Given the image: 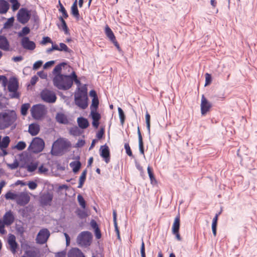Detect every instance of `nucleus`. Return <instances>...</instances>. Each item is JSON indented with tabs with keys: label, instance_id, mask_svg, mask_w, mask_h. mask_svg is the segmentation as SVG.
<instances>
[{
	"label": "nucleus",
	"instance_id": "15",
	"mask_svg": "<svg viewBox=\"0 0 257 257\" xmlns=\"http://www.w3.org/2000/svg\"><path fill=\"white\" fill-rule=\"evenodd\" d=\"M200 105L201 112L203 115L209 111L212 106L211 104L207 100L203 94L201 96Z\"/></svg>",
	"mask_w": 257,
	"mask_h": 257
},
{
	"label": "nucleus",
	"instance_id": "49",
	"mask_svg": "<svg viewBox=\"0 0 257 257\" xmlns=\"http://www.w3.org/2000/svg\"><path fill=\"white\" fill-rule=\"evenodd\" d=\"M59 45V51H63L65 52H70L71 51L70 49L68 48L67 46L63 43H60Z\"/></svg>",
	"mask_w": 257,
	"mask_h": 257
},
{
	"label": "nucleus",
	"instance_id": "43",
	"mask_svg": "<svg viewBox=\"0 0 257 257\" xmlns=\"http://www.w3.org/2000/svg\"><path fill=\"white\" fill-rule=\"evenodd\" d=\"M97 110H91V115L92 120H99L101 118L100 114L96 111Z\"/></svg>",
	"mask_w": 257,
	"mask_h": 257
},
{
	"label": "nucleus",
	"instance_id": "34",
	"mask_svg": "<svg viewBox=\"0 0 257 257\" xmlns=\"http://www.w3.org/2000/svg\"><path fill=\"white\" fill-rule=\"evenodd\" d=\"M69 133L73 136H79L81 134L82 132L78 127L75 126L70 129Z\"/></svg>",
	"mask_w": 257,
	"mask_h": 257
},
{
	"label": "nucleus",
	"instance_id": "37",
	"mask_svg": "<svg viewBox=\"0 0 257 257\" xmlns=\"http://www.w3.org/2000/svg\"><path fill=\"white\" fill-rule=\"evenodd\" d=\"M59 6L60 7V9H59V12H61L62 14V17L63 18L66 19L68 17V14L65 9V8L64 7L63 5L61 4L60 1H59L58 2Z\"/></svg>",
	"mask_w": 257,
	"mask_h": 257
},
{
	"label": "nucleus",
	"instance_id": "46",
	"mask_svg": "<svg viewBox=\"0 0 257 257\" xmlns=\"http://www.w3.org/2000/svg\"><path fill=\"white\" fill-rule=\"evenodd\" d=\"M10 3L12 5V9L13 11H16L19 9L20 7V4L18 0H14L11 2Z\"/></svg>",
	"mask_w": 257,
	"mask_h": 257
},
{
	"label": "nucleus",
	"instance_id": "1",
	"mask_svg": "<svg viewBox=\"0 0 257 257\" xmlns=\"http://www.w3.org/2000/svg\"><path fill=\"white\" fill-rule=\"evenodd\" d=\"M53 82L59 90H67L72 86V80L67 75H56L53 79Z\"/></svg>",
	"mask_w": 257,
	"mask_h": 257
},
{
	"label": "nucleus",
	"instance_id": "44",
	"mask_svg": "<svg viewBox=\"0 0 257 257\" xmlns=\"http://www.w3.org/2000/svg\"><path fill=\"white\" fill-rule=\"evenodd\" d=\"M17 194L16 193H13L11 191H9L5 195V198L6 199L15 200L16 201Z\"/></svg>",
	"mask_w": 257,
	"mask_h": 257
},
{
	"label": "nucleus",
	"instance_id": "8",
	"mask_svg": "<svg viewBox=\"0 0 257 257\" xmlns=\"http://www.w3.org/2000/svg\"><path fill=\"white\" fill-rule=\"evenodd\" d=\"M69 143L63 140H57L53 144L51 153L52 155H57L61 150L69 147Z\"/></svg>",
	"mask_w": 257,
	"mask_h": 257
},
{
	"label": "nucleus",
	"instance_id": "2",
	"mask_svg": "<svg viewBox=\"0 0 257 257\" xmlns=\"http://www.w3.org/2000/svg\"><path fill=\"white\" fill-rule=\"evenodd\" d=\"M74 95V100L76 105L81 109H84L88 106V97L86 88L80 89Z\"/></svg>",
	"mask_w": 257,
	"mask_h": 257
},
{
	"label": "nucleus",
	"instance_id": "58",
	"mask_svg": "<svg viewBox=\"0 0 257 257\" xmlns=\"http://www.w3.org/2000/svg\"><path fill=\"white\" fill-rule=\"evenodd\" d=\"M2 81V85L4 87H6L8 83V79L5 75H0V82Z\"/></svg>",
	"mask_w": 257,
	"mask_h": 257
},
{
	"label": "nucleus",
	"instance_id": "5",
	"mask_svg": "<svg viewBox=\"0 0 257 257\" xmlns=\"http://www.w3.org/2000/svg\"><path fill=\"white\" fill-rule=\"evenodd\" d=\"M3 114L5 129L14 124L17 120V115L15 110L8 109L3 112Z\"/></svg>",
	"mask_w": 257,
	"mask_h": 257
},
{
	"label": "nucleus",
	"instance_id": "39",
	"mask_svg": "<svg viewBox=\"0 0 257 257\" xmlns=\"http://www.w3.org/2000/svg\"><path fill=\"white\" fill-rule=\"evenodd\" d=\"M30 107L29 103H26L22 104L21 108V113L23 115H26L28 113V110Z\"/></svg>",
	"mask_w": 257,
	"mask_h": 257
},
{
	"label": "nucleus",
	"instance_id": "9",
	"mask_svg": "<svg viewBox=\"0 0 257 257\" xmlns=\"http://www.w3.org/2000/svg\"><path fill=\"white\" fill-rule=\"evenodd\" d=\"M41 97L44 102L49 103H54L57 99L55 92L48 89H44L41 91Z\"/></svg>",
	"mask_w": 257,
	"mask_h": 257
},
{
	"label": "nucleus",
	"instance_id": "42",
	"mask_svg": "<svg viewBox=\"0 0 257 257\" xmlns=\"http://www.w3.org/2000/svg\"><path fill=\"white\" fill-rule=\"evenodd\" d=\"M118 112L120 123L122 125H123L125 118V114L123 110L120 107L118 108Z\"/></svg>",
	"mask_w": 257,
	"mask_h": 257
},
{
	"label": "nucleus",
	"instance_id": "27",
	"mask_svg": "<svg viewBox=\"0 0 257 257\" xmlns=\"http://www.w3.org/2000/svg\"><path fill=\"white\" fill-rule=\"evenodd\" d=\"M38 166V163L37 162H31L27 165L22 166L21 167L26 168L29 172H33L37 169Z\"/></svg>",
	"mask_w": 257,
	"mask_h": 257
},
{
	"label": "nucleus",
	"instance_id": "63",
	"mask_svg": "<svg viewBox=\"0 0 257 257\" xmlns=\"http://www.w3.org/2000/svg\"><path fill=\"white\" fill-rule=\"evenodd\" d=\"M90 226L94 229H96L99 227L97 222L93 219H92L90 222Z\"/></svg>",
	"mask_w": 257,
	"mask_h": 257
},
{
	"label": "nucleus",
	"instance_id": "28",
	"mask_svg": "<svg viewBox=\"0 0 257 257\" xmlns=\"http://www.w3.org/2000/svg\"><path fill=\"white\" fill-rule=\"evenodd\" d=\"M59 20L61 22V25H58L59 28H61L63 31H64L65 34H69V29L67 26L66 23L64 20V18L60 16L59 18Z\"/></svg>",
	"mask_w": 257,
	"mask_h": 257
},
{
	"label": "nucleus",
	"instance_id": "50",
	"mask_svg": "<svg viewBox=\"0 0 257 257\" xmlns=\"http://www.w3.org/2000/svg\"><path fill=\"white\" fill-rule=\"evenodd\" d=\"M14 21V18L13 17H11L9 18L8 21L4 24V28H8L12 27L13 25Z\"/></svg>",
	"mask_w": 257,
	"mask_h": 257
},
{
	"label": "nucleus",
	"instance_id": "36",
	"mask_svg": "<svg viewBox=\"0 0 257 257\" xmlns=\"http://www.w3.org/2000/svg\"><path fill=\"white\" fill-rule=\"evenodd\" d=\"M30 32V28L27 27H24L23 28L21 31L18 32V35L19 37H26V36L29 34Z\"/></svg>",
	"mask_w": 257,
	"mask_h": 257
},
{
	"label": "nucleus",
	"instance_id": "12",
	"mask_svg": "<svg viewBox=\"0 0 257 257\" xmlns=\"http://www.w3.org/2000/svg\"><path fill=\"white\" fill-rule=\"evenodd\" d=\"M21 44L24 49L29 51H33L36 47L35 43L31 41L28 37H23Z\"/></svg>",
	"mask_w": 257,
	"mask_h": 257
},
{
	"label": "nucleus",
	"instance_id": "18",
	"mask_svg": "<svg viewBox=\"0 0 257 257\" xmlns=\"http://www.w3.org/2000/svg\"><path fill=\"white\" fill-rule=\"evenodd\" d=\"M0 49L8 51L10 50V43L7 38L3 35H0Z\"/></svg>",
	"mask_w": 257,
	"mask_h": 257
},
{
	"label": "nucleus",
	"instance_id": "30",
	"mask_svg": "<svg viewBox=\"0 0 257 257\" xmlns=\"http://www.w3.org/2000/svg\"><path fill=\"white\" fill-rule=\"evenodd\" d=\"M105 34L106 36L109 39L110 41H112L115 40V37L112 31L107 25H106L105 28Z\"/></svg>",
	"mask_w": 257,
	"mask_h": 257
},
{
	"label": "nucleus",
	"instance_id": "51",
	"mask_svg": "<svg viewBox=\"0 0 257 257\" xmlns=\"http://www.w3.org/2000/svg\"><path fill=\"white\" fill-rule=\"evenodd\" d=\"M19 162L16 159L14 162L12 164H8V166L9 168H10L12 170H14L17 169L19 166Z\"/></svg>",
	"mask_w": 257,
	"mask_h": 257
},
{
	"label": "nucleus",
	"instance_id": "26",
	"mask_svg": "<svg viewBox=\"0 0 257 257\" xmlns=\"http://www.w3.org/2000/svg\"><path fill=\"white\" fill-rule=\"evenodd\" d=\"M39 253V250L35 248H32L25 251V255L28 257H38Z\"/></svg>",
	"mask_w": 257,
	"mask_h": 257
},
{
	"label": "nucleus",
	"instance_id": "60",
	"mask_svg": "<svg viewBox=\"0 0 257 257\" xmlns=\"http://www.w3.org/2000/svg\"><path fill=\"white\" fill-rule=\"evenodd\" d=\"M55 63V61L53 60H51L48 62H47L43 66L44 69H47L50 67H51Z\"/></svg>",
	"mask_w": 257,
	"mask_h": 257
},
{
	"label": "nucleus",
	"instance_id": "14",
	"mask_svg": "<svg viewBox=\"0 0 257 257\" xmlns=\"http://www.w3.org/2000/svg\"><path fill=\"white\" fill-rule=\"evenodd\" d=\"M30 199L29 195L25 192H21L17 194L16 202L20 206H25L27 204Z\"/></svg>",
	"mask_w": 257,
	"mask_h": 257
},
{
	"label": "nucleus",
	"instance_id": "25",
	"mask_svg": "<svg viewBox=\"0 0 257 257\" xmlns=\"http://www.w3.org/2000/svg\"><path fill=\"white\" fill-rule=\"evenodd\" d=\"M77 123L79 127L82 129H85L89 125L88 120L83 117H79L77 118Z\"/></svg>",
	"mask_w": 257,
	"mask_h": 257
},
{
	"label": "nucleus",
	"instance_id": "22",
	"mask_svg": "<svg viewBox=\"0 0 257 257\" xmlns=\"http://www.w3.org/2000/svg\"><path fill=\"white\" fill-rule=\"evenodd\" d=\"M29 133L32 136H36L40 131V126L37 123L31 124L29 126Z\"/></svg>",
	"mask_w": 257,
	"mask_h": 257
},
{
	"label": "nucleus",
	"instance_id": "17",
	"mask_svg": "<svg viewBox=\"0 0 257 257\" xmlns=\"http://www.w3.org/2000/svg\"><path fill=\"white\" fill-rule=\"evenodd\" d=\"M15 220V216L11 210L7 211L3 216V221L7 226L11 225Z\"/></svg>",
	"mask_w": 257,
	"mask_h": 257
},
{
	"label": "nucleus",
	"instance_id": "45",
	"mask_svg": "<svg viewBox=\"0 0 257 257\" xmlns=\"http://www.w3.org/2000/svg\"><path fill=\"white\" fill-rule=\"evenodd\" d=\"M10 3L12 5V9L13 11H16L19 9L20 7V4L18 0H14L11 2Z\"/></svg>",
	"mask_w": 257,
	"mask_h": 257
},
{
	"label": "nucleus",
	"instance_id": "6",
	"mask_svg": "<svg viewBox=\"0 0 257 257\" xmlns=\"http://www.w3.org/2000/svg\"><path fill=\"white\" fill-rule=\"evenodd\" d=\"M19 83L16 78L13 77L10 79L8 86V90L11 92L9 94L11 98H19L20 93L18 92Z\"/></svg>",
	"mask_w": 257,
	"mask_h": 257
},
{
	"label": "nucleus",
	"instance_id": "33",
	"mask_svg": "<svg viewBox=\"0 0 257 257\" xmlns=\"http://www.w3.org/2000/svg\"><path fill=\"white\" fill-rule=\"evenodd\" d=\"M66 65V63L65 62H62L57 65H56L53 69V73L56 75H60L62 74L61 73L62 67Z\"/></svg>",
	"mask_w": 257,
	"mask_h": 257
},
{
	"label": "nucleus",
	"instance_id": "35",
	"mask_svg": "<svg viewBox=\"0 0 257 257\" xmlns=\"http://www.w3.org/2000/svg\"><path fill=\"white\" fill-rule=\"evenodd\" d=\"M71 13L76 20H79L80 19V16L77 7H71Z\"/></svg>",
	"mask_w": 257,
	"mask_h": 257
},
{
	"label": "nucleus",
	"instance_id": "23",
	"mask_svg": "<svg viewBox=\"0 0 257 257\" xmlns=\"http://www.w3.org/2000/svg\"><path fill=\"white\" fill-rule=\"evenodd\" d=\"M180 225V214L178 213L174 219V222L172 226V233H177L179 231Z\"/></svg>",
	"mask_w": 257,
	"mask_h": 257
},
{
	"label": "nucleus",
	"instance_id": "55",
	"mask_svg": "<svg viewBox=\"0 0 257 257\" xmlns=\"http://www.w3.org/2000/svg\"><path fill=\"white\" fill-rule=\"evenodd\" d=\"M147 171L151 181H152L153 180H155V177L153 173V171L150 166L148 167Z\"/></svg>",
	"mask_w": 257,
	"mask_h": 257
},
{
	"label": "nucleus",
	"instance_id": "19",
	"mask_svg": "<svg viewBox=\"0 0 257 257\" xmlns=\"http://www.w3.org/2000/svg\"><path fill=\"white\" fill-rule=\"evenodd\" d=\"M68 257H85L83 253L78 248H73L68 252Z\"/></svg>",
	"mask_w": 257,
	"mask_h": 257
},
{
	"label": "nucleus",
	"instance_id": "56",
	"mask_svg": "<svg viewBox=\"0 0 257 257\" xmlns=\"http://www.w3.org/2000/svg\"><path fill=\"white\" fill-rule=\"evenodd\" d=\"M50 43L53 44V42L51 39L48 37H44L43 38L42 41L41 42V44L42 45H45L46 44Z\"/></svg>",
	"mask_w": 257,
	"mask_h": 257
},
{
	"label": "nucleus",
	"instance_id": "4",
	"mask_svg": "<svg viewBox=\"0 0 257 257\" xmlns=\"http://www.w3.org/2000/svg\"><path fill=\"white\" fill-rule=\"evenodd\" d=\"M32 116L36 120H41L47 113L46 106L41 104L34 105L31 109Z\"/></svg>",
	"mask_w": 257,
	"mask_h": 257
},
{
	"label": "nucleus",
	"instance_id": "21",
	"mask_svg": "<svg viewBox=\"0 0 257 257\" xmlns=\"http://www.w3.org/2000/svg\"><path fill=\"white\" fill-rule=\"evenodd\" d=\"M56 121L61 124H66L68 123L67 116L63 113L58 112L56 115Z\"/></svg>",
	"mask_w": 257,
	"mask_h": 257
},
{
	"label": "nucleus",
	"instance_id": "61",
	"mask_svg": "<svg viewBox=\"0 0 257 257\" xmlns=\"http://www.w3.org/2000/svg\"><path fill=\"white\" fill-rule=\"evenodd\" d=\"M95 237L97 239H100L101 237V233L99 228L94 230Z\"/></svg>",
	"mask_w": 257,
	"mask_h": 257
},
{
	"label": "nucleus",
	"instance_id": "16",
	"mask_svg": "<svg viewBox=\"0 0 257 257\" xmlns=\"http://www.w3.org/2000/svg\"><path fill=\"white\" fill-rule=\"evenodd\" d=\"M100 155L103 158L106 163L110 161V152L108 147L105 144L101 146L100 148Z\"/></svg>",
	"mask_w": 257,
	"mask_h": 257
},
{
	"label": "nucleus",
	"instance_id": "7",
	"mask_svg": "<svg viewBox=\"0 0 257 257\" xmlns=\"http://www.w3.org/2000/svg\"><path fill=\"white\" fill-rule=\"evenodd\" d=\"M45 143L43 139L36 137L32 141L28 147V150L34 153H39L43 151Z\"/></svg>",
	"mask_w": 257,
	"mask_h": 257
},
{
	"label": "nucleus",
	"instance_id": "20",
	"mask_svg": "<svg viewBox=\"0 0 257 257\" xmlns=\"http://www.w3.org/2000/svg\"><path fill=\"white\" fill-rule=\"evenodd\" d=\"M8 243L10 246L11 251L13 253H15L18 247V243L16 241L15 236L14 235H12L9 238Z\"/></svg>",
	"mask_w": 257,
	"mask_h": 257
},
{
	"label": "nucleus",
	"instance_id": "29",
	"mask_svg": "<svg viewBox=\"0 0 257 257\" xmlns=\"http://www.w3.org/2000/svg\"><path fill=\"white\" fill-rule=\"evenodd\" d=\"M70 166L72 168L73 172L76 173L80 170L81 164L79 161H73L70 163Z\"/></svg>",
	"mask_w": 257,
	"mask_h": 257
},
{
	"label": "nucleus",
	"instance_id": "32",
	"mask_svg": "<svg viewBox=\"0 0 257 257\" xmlns=\"http://www.w3.org/2000/svg\"><path fill=\"white\" fill-rule=\"evenodd\" d=\"M218 217V214H215V216L213 219L212 223V230L214 236L216 235L217 224Z\"/></svg>",
	"mask_w": 257,
	"mask_h": 257
},
{
	"label": "nucleus",
	"instance_id": "31",
	"mask_svg": "<svg viewBox=\"0 0 257 257\" xmlns=\"http://www.w3.org/2000/svg\"><path fill=\"white\" fill-rule=\"evenodd\" d=\"M10 142V139L8 136H5L3 138L0 144L1 149H6Z\"/></svg>",
	"mask_w": 257,
	"mask_h": 257
},
{
	"label": "nucleus",
	"instance_id": "57",
	"mask_svg": "<svg viewBox=\"0 0 257 257\" xmlns=\"http://www.w3.org/2000/svg\"><path fill=\"white\" fill-rule=\"evenodd\" d=\"M212 80L211 75L210 74H205V86L211 83Z\"/></svg>",
	"mask_w": 257,
	"mask_h": 257
},
{
	"label": "nucleus",
	"instance_id": "11",
	"mask_svg": "<svg viewBox=\"0 0 257 257\" xmlns=\"http://www.w3.org/2000/svg\"><path fill=\"white\" fill-rule=\"evenodd\" d=\"M50 235V231L48 229L43 228L41 229L38 232L36 237L37 243L42 244L46 243Z\"/></svg>",
	"mask_w": 257,
	"mask_h": 257
},
{
	"label": "nucleus",
	"instance_id": "62",
	"mask_svg": "<svg viewBox=\"0 0 257 257\" xmlns=\"http://www.w3.org/2000/svg\"><path fill=\"white\" fill-rule=\"evenodd\" d=\"M37 74L42 79H46L47 78V74L43 71H40L37 72Z\"/></svg>",
	"mask_w": 257,
	"mask_h": 257
},
{
	"label": "nucleus",
	"instance_id": "64",
	"mask_svg": "<svg viewBox=\"0 0 257 257\" xmlns=\"http://www.w3.org/2000/svg\"><path fill=\"white\" fill-rule=\"evenodd\" d=\"M66 252L65 251H61L56 253L55 257H66Z\"/></svg>",
	"mask_w": 257,
	"mask_h": 257
},
{
	"label": "nucleus",
	"instance_id": "40",
	"mask_svg": "<svg viewBox=\"0 0 257 257\" xmlns=\"http://www.w3.org/2000/svg\"><path fill=\"white\" fill-rule=\"evenodd\" d=\"M26 147V144L24 141H20L18 144L15 146L13 148L16 149L19 151H22Z\"/></svg>",
	"mask_w": 257,
	"mask_h": 257
},
{
	"label": "nucleus",
	"instance_id": "52",
	"mask_svg": "<svg viewBox=\"0 0 257 257\" xmlns=\"http://www.w3.org/2000/svg\"><path fill=\"white\" fill-rule=\"evenodd\" d=\"M124 149L126 151V153L128 156L130 157L133 156V153L132 152V151L131 150V148L130 147V145L128 143H125L124 144Z\"/></svg>",
	"mask_w": 257,
	"mask_h": 257
},
{
	"label": "nucleus",
	"instance_id": "38",
	"mask_svg": "<svg viewBox=\"0 0 257 257\" xmlns=\"http://www.w3.org/2000/svg\"><path fill=\"white\" fill-rule=\"evenodd\" d=\"M75 212L78 217L80 219H84L87 216V213L85 211L82 210L79 208H77Z\"/></svg>",
	"mask_w": 257,
	"mask_h": 257
},
{
	"label": "nucleus",
	"instance_id": "10",
	"mask_svg": "<svg viewBox=\"0 0 257 257\" xmlns=\"http://www.w3.org/2000/svg\"><path fill=\"white\" fill-rule=\"evenodd\" d=\"M31 12L26 8H21L17 14L18 21L23 24H25L30 20Z\"/></svg>",
	"mask_w": 257,
	"mask_h": 257
},
{
	"label": "nucleus",
	"instance_id": "48",
	"mask_svg": "<svg viewBox=\"0 0 257 257\" xmlns=\"http://www.w3.org/2000/svg\"><path fill=\"white\" fill-rule=\"evenodd\" d=\"M150 118H151V117H150V114H149V113L148 112H147V113L146 114V122L147 130H148L149 133H150V127H151Z\"/></svg>",
	"mask_w": 257,
	"mask_h": 257
},
{
	"label": "nucleus",
	"instance_id": "3",
	"mask_svg": "<svg viewBox=\"0 0 257 257\" xmlns=\"http://www.w3.org/2000/svg\"><path fill=\"white\" fill-rule=\"evenodd\" d=\"M92 239V233L88 231H84L78 234L76 241L80 246L87 247L90 245Z\"/></svg>",
	"mask_w": 257,
	"mask_h": 257
},
{
	"label": "nucleus",
	"instance_id": "13",
	"mask_svg": "<svg viewBox=\"0 0 257 257\" xmlns=\"http://www.w3.org/2000/svg\"><path fill=\"white\" fill-rule=\"evenodd\" d=\"M53 198L52 193L47 192L43 193L40 197V202L42 206H50Z\"/></svg>",
	"mask_w": 257,
	"mask_h": 257
},
{
	"label": "nucleus",
	"instance_id": "24",
	"mask_svg": "<svg viewBox=\"0 0 257 257\" xmlns=\"http://www.w3.org/2000/svg\"><path fill=\"white\" fill-rule=\"evenodd\" d=\"M10 5L6 0H0V14H6L9 10Z\"/></svg>",
	"mask_w": 257,
	"mask_h": 257
},
{
	"label": "nucleus",
	"instance_id": "59",
	"mask_svg": "<svg viewBox=\"0 0 257 257\" xmlns=\"http://www.w3.org/2000/svg\"><path fill=\"white\" fill-rule=\"evenodd\" d=\"M29 188L31 190L35 189L37 187V184L34 181H30L28 183Z\"/></svg>",
	"mask_w": 257,
	"mask_h": 257
},
{
	"label": "nucleus",
	"instance_id": "54",
	"mask_svg": "<svg viewBox=\"0 0 257 257\" xmlns=\"http://www.w3.org/2000/svg\"><path fill=\"white\" fill-rule=\"evenodd\" d=\"M140 251H141V257H146L145 246V243H144L143 240H142V242L141 243Z\"/></svg>",
	"mask_w": 257,
	"mask_h": 257
},
{
	"label": "nucleus",
	"instance_id": "47",
	"mask_svg": "<svg viewBox=\"0 0 257 257\" xmlns=\"http://www.w3.org/2000/svg\"><path fill=\"white\" fill-rule=\"evenodd\" d=\"M77 200L79 205L83 208H85L86 207V202L83 196L80 194L77 196Z\"/></svg>",
	"mask_w": 257,
	"mask_h": 257
},
{
	"label": "nucleus",
	"instance_id": "41",
	"mask_svg": "<svg viewBox=\"0 0 257 257\" xmlns=\"http://www.w3.org/2000/svg\"><path fill=\"white\" fill-rule=\"evenodd\" d=\"M99 105V100L98 98L92 99V103L90 105V110H97Z\"/></svg>",
	"mask_w": 257,
	"mask_h": 257
},
{
	"label": "nucleus",
	"instance_id": "53",
	"mask_svg": "<svg viewBox=\"0 0 257 257\" xmlns=\"http://www.w3.org/2000/svg\"><path fill=\"white\" fill-rule=\"evenodd\" d=\"M43 61L42 60L37 61L33 64V68L34 70H37L41 67Z\"/></svg>",
	"mask_w": 257,
	"mask_h": 257
}]
</instances>
